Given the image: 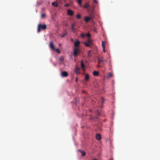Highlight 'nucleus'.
I'll return each instance as SVG.
<instances>
[{
    "label": "nucleus",
    "instance_id": "1",
    "mask_svg": "<svg viewBox=\"0 0 160 160\" xmlns=\"http://www.w3.org/2000/svg\"><path fill=\"white\" fill-rule=\"evenodd\" d=\"M83 44L84 45L87 47H92V45H93V41L90 38H89L86 41V42H83Z\"/></svg>",
    "mask_w": 160,
    "mask_h": 160
},
{
    "label": "nucleus",
    "instance_id": "2",
    "mask_svg": "<svg viewBox=\"0 0 160 160\" xmlns=\"http://www.w3.org/2000/svg\"><path fill=\"white\" fill-rule=\"evenodd\" d=\"M47 28V26L46 24L42 25L39 24L38 27V32H39L41 30H45Z\"/></svg>",
    "mask_w": 160,
    "mask_h": 160
},
{
    "label": "nucleus",
    "instance_id": "3",
    "mask_svg": "<svg viewBox=\"0 0 160 160\" xmlns=\"http://www.w3.org/2000/svg\"><path fill=\"white\" fill-rule=\"evenodd\" d=\"M73 49V55L75 57L80 53V49L77 47L74 48Z\"/></svg>",
    "mask_w": 160,
    "mask_h": 160
},
{
    "label": "nucleus",
    "instance_id": "4",
    "mask_svg": "<svg viewBox=\"0 0 160 160\" xmlns=\"http://www.w3.org/2000/svg\"><path fill=\"white\" fill-rule=\"evenodd\" d=\"M61 76L62 77H67L68 76V73L66 71L62 72L61 73Z\"/></svg>",
    "mask_w": 160,
    "mask_h": 160
},
{
    "label": "nucleus",
    "instance_id": "5",
    "mask_svg": "<svg viewBox=\"0 0 160 160\" xmlns=\"http://www.w3.org/2000/svg\"><path fill=\"white\" fill-rule=\"evenodd\" d=\"M80 42L79 41L77 40L74 43V45L75 47V48H78V47L80 45Z\"/></svg>",
    "mask_w": 160,
    "mask_h": 160
},
{
    "label": "nucleus",
    "instance_id": "6",
    "mask_svg": "<svg viewBox=\"0 0 160 160\" xmlns=\"http://www.w3.org/2000/svg\"><path fill=\"white\" fill-rule=\"evenodd\" d=\"M49 46L50 48H51V49H52L53 50H55V48L54 47V46L53 45V43L52 42H50Z\"/></svg>",
    "mask_w": 160,
    "mask_h": 160
},
{
    "label": "nucleus",
    "instance_id": "7",
    "mask_svg": "<svg viewBox=\"0 0 160 160\" xmlns=\"http://www.w3.org/2000/svg\"><path fill=\"white\" fill-rule=\"evenodd\" d=\"M96 138L98 140H100L101 138V135L100 134H97L96 135Z\"/></svg>",
    "mask_w": 160,
    "mask_h": 160
},
{
    "label": "nucleus",
    "instance_id": "8",
    "mask_svg": "<svg viewBox=\"0 0 160 160\" xmlns=\"http://www.w3.org/2000/svg\"><path fill=\"white\" fill-rule=\"evenodd\" d=\"M80 68L76 67L75 70V72L77 74H79L80 73Z\"/></svg>",
    "mask_w": 160,
    "mask_h": 160
},
{
    "label": "nucleus",
    "instance_id": "9",
    "mask_svg": "<svg viewBox=\"0 0 160 160\" xmlns=\"http://www.w3.org/2000/svg\"><path fill=\"white\" fill-rule=\"evenodd\" d=\"M67 13L70 16H72L73 15L74 12L71 10H69L68 11Z\"/></svg>",
    "mask_w": 160,
    "mask_h": 160
},
{
    "label": "nucleus",
    "instance_id": "10",
    "mask_svg": "<svg viewBox=\"0 0 160 160\" xmlns=\"http://www.w3.org/2000/svg\"><path fill=\"white\" fill-rule=\"evenodd\" d=\"M92 18V17H86L84 18V20L86 22H89L91 19Z\"/></svg>",
    "mask_w": 160,
    "mask_h": 160
},
{
    "label": "nucleus",
    "instance_id": "11",
    "mask_svg": "<svg viewBox=\"0 0 160 160\" xmlns=\"http://www.w3.org/2000/svg\"><path fill=\"white\" fill-rule=\"evenodd\" d=\"M81 67L82 68V69L83 70H84L85 68V66L84 65V64L83 63V62L82 61L81 62Z\"/></svg>",
    "mask_w": 160,
    "mask_h": 160
},
{
    "label": "nucleus",
    "instance_id": "12",
    "mask_svg": "<svg viewBox=\"0 0 160 160\" xmlns=\"http://www.w3.org/2000/svg\"><path fill=\"white\" fill-rule=\"evenodd\" d=\"M89 75L88 74H86L85 76V80L86 81H88L89 80Z\"/></svg>",
    "mask_w": 160,
    "mask_h": 160
},
{
    "label": "nucleus",
    "instance_id": "13",
    "mask_svg": "<svg viewBox=\"0 0 160 160\" xmlns=\"http://www.w3.org/2000/svg\"><path fill=\"white\" fill-rule=\"evenodd\" d=\"M78 151L80 152L81 155L82 156H84L85 155L86 153L84 151H82L80 149L78 150Z\"/></svg>",
    "mask_w": 160,
    "mask_h": 160
},
{
    "label": "nucleus",
    "instance_id": "14",
    "mask_svg": "<svg viewBox=\"0 0 160 160\" xmlns=\"http://www.w3.org/2000/svg\"><path fill=\"white\" fill-rule=\"evenodd\" d=\"M71 30H72V31L74 32H75V31L74 28V23H72V24Z\"/></svg>",
    "mask_w": 160,
    "mask_h": 160
},
{
    "label": "nucleus",
    "instance_id": "15",
    "mask_svg": "<svg viewBox=\"0 0 160 160\" xmlns=\"http://www.w3.org/2000/svg\"><path fill=\"white\" fill-rule=\"evenodd\" d=\"M93 74L94 76H98L99 75V73L98 72L95 71L93 72Z\"/></svg>",
    "mask_w": 160,
    "mask_h": 160
},
{
    "label": "nucleus",
    "instance_id": "16",
    "mask_svg": "<svg viewBox=\"0 0 160 160\" xmlns=\"http://www.w3.org/2000/svg\"><path fill=\"white\" fill-rule=\"evenodd\" d=\"M103 61V60L102 58H98V64H100L101 62Z\"/></svg>",
    "mask_w": 160,
    "mask_h": 160
},
{
    "label": "nucleus",
    "instance_id": "17",
    "mask_svg": "<svg viewBox=\"0 0 160 160\" xmlns=\"http://www.w3.org/2000/svg\"><path fill=\"white\" fill-rule=\"evenodd\" d=\"M52 5L55 7H57L58 5V4L57 2H54L52 3Z\"/></svg>",
    "mask_w": 160,
    "mask_h": 160
},
{
    "label": "nucleus",
    "instance_id": "18",
    "mask_svg": "<svg viewBox=\"0 0 160 160\" xmlns=\"http://www.w3.org/2000/svg\"><path fill=\"white\" fill-rule=\"evenodd\" d=\"M90 7V5L87 3L84 5L83 6V8H88Z\"/></svg>",
    "mask_w": 160,
    "mask_h": 160
},
{
    "label": "nucleus",
    "instance_id": "19",
    "mask_svg": "<svg viewBox=\"0 0 160 160\" xmlns=\"http://www.w3.org/2000/svg\"><path fill=\"white\" fill-rule=\"evenodd\" d=\"M64 58L63 56H61L59 58V60L60 62H62L64 60Z\"/></svg>",
    "mask_w": 160,
    "mask_h": 160
},
{
    "label": "nucleus",
    "instance_id": "20",
    "mask_svg": "<svg viewBox=\"0 0 160 160\" xmlns=\"http://www.w3.org/2000/svg\"><path fill=\"white\" fill-rule=\"evenodd\" d=\"M77 1L79 5L80 6L82 5V0H77Z\"/></svg>",
    "mask_w": 160,
    "mask_h": 160
},
{
    "label": "nucleus",
    "instance_id": "21",
    "mask_svg": "<svg viewBox=\"0 0 160 160\" xmlns=\"http://www.w3.org/2000/svg\"><path fill=\"white\" fill-rule=\"evenodd\" d=\"M88 57H91V56H92L91 52L90 51H89L88 52Z\"/></svg>",
    "mask_w": 160,
    "mask_h": 160
},
{
    "label": "nucleus",
    "instance_id": "22",
    "mask_svg": "<svg viewBox=\"0 0 160 160\" xmlns=\"http://www.w3.org/2000/svg\"><path fill=\"white\" fill-rule=\"evenodd\" d=\"M67 34V32H65V33H63L62 35L61 36V37L62 38L64 37Z\"/></svg>",
    "mask_w": 160,
    "mask_h": 160
},
{
    "label": "nucleus",
    "instance_id": "23",
    "mask_svg": "<svg viewBox=\"0 0 160 160\" xmlns=\"http://www.w3.org/2000/svg\"><path fill=\"white\" fill-rule=\"evenodd\" d=\"M104 42L103 41H102V46L103 48H105V44H104Z\"/></svg>",
    "mask_w": 160,
    "mask_h": 160
},
{
    "label": "nucleus",
    "instance_id": "24",
    "mask_svg": "<svg viewBox=\"0 0 160 160\" xmlns=\"http://www.w3.org/2000/svg\"><path fill=\"white\" fill-rule=\"evenodd\" d=\"M53 50L54 51H56V52L58 53H60V52L59 49L58 48V49H56L55 48V50Z\"/></svg>",
    "mask_w": 160,
    "mask_h": 160
},
{
    "label": "nucleus",
    "instance_id": "25",
    "mask_svg": "<svg viewBox=\"0 0 160 160\" xmlns=\"http://www.w3.org/2000/svg\"><path fill=\"white\" fill-rule=\"evenodd\" d=\"M112 73H109L108 74V77L109 78L112 77Z\"/></svg>",
    "mask_w": 160,
    "mask_h": 160
},
{
    "label": "nucleus",
    "instance_id": "26",
    "mask_svg": "<svg viewBox=\"0 0 160 160\" xmlns=\"http://www.w3.org/2000/svg\"><path fill=\"white\" fill-rule=\"evenodd\" d=\"M81 18V16L79 14H78L77 16V19H80Z\"/></svg>",
    "mask_w": 160,
    "mask_h": 160
},
{
    "label": "nucleus",
    "instance_id": "27",
    "mask_svg": "<svg viewBox=\"0 0 160 160\" xmlns=\"http://www.w3.org/2000/svg\"><path fill=\"white\" fill-rule=\"evenodd\" d=\"M46 15L44 13H42L41 14V17L42 18H44L45 17Z\"/></svg>",
    "mask_w": 160,
    "mask_h": 160
},
{
    "label": "nucleus",
    "instance_id": "28",
    "mask_svg": "<svg viewBox=\"0 0 160 160\" xmlns=\"http://www.w3.org/2000/svg\"><path fill=\"white\" fill-rule=\"evenodd\" d=\"M81 36L82 37L84 38L85 36V35L83 33H82L81 34Z\"/></svg>",
    "mask_w": 160,
    "mask_h": 160
},
{
    "label": "nucleus",
    "instance_id": "29",
    "mask_svg": "<svg viewBox=\"0 0 160 160\" xmlns=\"http://www.w3.org/2000/svg\"><path fill=\"white\" fill-rule=\"evenodd\" d=\"M86 35H87V36L88 38L90 37L91 36V35L89 34V33H88Z\"/></svg>",
    "mask_w": 160,
    "mask_h": 160
},
{
    "label": "nucleus",
    "instance_id": "30",
    "mask_svg": "<svg viewBox=\"0 0 160 160\" xmlns=\"http://www.w3.org/2000/svg\"><path fill=\"white\" fill-rule=\"evenodd\" d=\"M93 1L96 3H97V2L96 0H93Z\"/></svg>",
    "mask_w": 160,
    "mask_h": 160
},
{
    "label": "nucleus",
    "instance_id": "31",
    "mask_svg": "<svg viewBox=\"0 0 160 160\" xmlns=\"http://www.w3.org/2000/svg\"><path fill=\"white\" fill-rule=\"evenodd\" d=\"M103 51L104 52H106V51H105V48H103Z\"/></svg>",
    "mask_w": 160,
    "mask_h": 160
},
{
    "label": "nucleus",
    "instance_id": "32",
    "mask_svg": "<svg viewBox=\"0 0 160 160\" xmlns=\"http://www.w3.org/2000/svg\"><path fill=\"white\" fill-rule=\"evenodd\" d=\"M71 40L72 42H73L74 41V40L72 38H71Z\"/></svg>",
    "mask_w": 160,
    "mask_h": 160
},
{
    "label": "nucleus",
    "instance_id": "33",
    "mask_svg": "<svg viewBox=\"0 0 160 160\" xmlns=\"http://www.w3.org/2000/svg\"><path fill=\"white\" fill-rule=\"evenodd\" d=\"M93 160H97L96 159H94Z\"/></svg>",
    "mask_w": 160,
    "mask_h": 160
},
{
    "label": "nucleus",
    "instance_id": "34",
    "mask_svg": "<svg viewBox=\"0 0 160 160\" xmlns=\"http://www.w3.org/2000/svg\"><path fill=\"white\" fill-rule=\"evenodd\" d=\"M77 78H76V81H77Z\"/></svg>",
    "mask_w": 160,
    "mask_h": 160
}]
</instances>
